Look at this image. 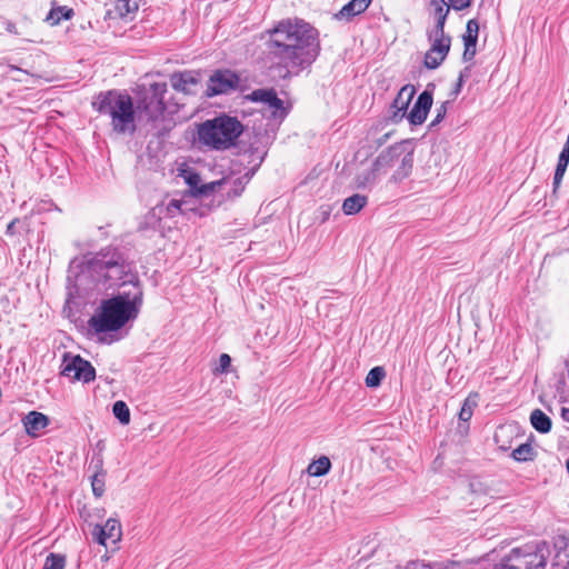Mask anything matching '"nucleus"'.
I'll list each match as a JSON object with an SVG mask.
<instances>
[{
	"instance_id": "obj_1",
	"label": "nucleus",
	"mask_w": 569,
	"mask_h": 569,
	"mask_svg": "<svg viewBox=\"0 0 569 569\" xmlns=\"http://www.w3.org/2000/svg\"><path fill=\"white\" fill-rule=\"evenodd\" d=\"M268 34V53L277 67L284 69V78L299 74L319 56L318 31L303 20H282Z\"/></svg>"
},
{
	"instance_id": "obj_2",
	"label": "nucleus",
	"mask_w": 569,
	"mask_h": 569,
	"mask_svg": "<svg viewBox=\"0 0 569 569\" xmlns=\"http://www.w3.org/2000/svg\"><path fill=\"white\" fill-rule=\"evenodd\" d=\"M78 267L74 289L79 296L102 289L132 291L133 287H142L132 262L116 247H106L96 253L84 256Z\"/></svg>"
},
{
	"instance_id": "obj_3",
	"label": "nucleus",
	"mask_w": 569,
	"mask_h": 569,
	"mask_svg": "<svg viewBox=\"0 0 569 569\" xmlns=\"http://www.w3.org/2000/svg\"><path fill=\"white\" fill-rule=\"evenodd\" d=\"M142 300V287H133L132 291L120 290L101 301L88 325L96 333L118 331L138 317Z\"/></svg>"
},
{
	"instance_id": "obj_4",
	"label": "nucleus",
	"mask_w": 569,
	"mask_h": 569,
	"mask_svg": "<svg viewBox=\"0 0 569 569\" xmlns=\"http://www.w3.org/2000/svg\"><path fill=\"white\" fill-rule=\"evenodd\" d=\"M92 108L110 118L112 131L117 134H132L136 131V111L132 98L118 90L100 92L93 98Z\"/></svg>"
},
{
	"instance_id": "obj_5",
	"label": "nucleus",
	"mask_w": 569,
	"mask_h": 569,
	"mask_svg": "<svg viewBox=\"0 0 569 569\" xmlns=\"http://www.w3.org/2000/svg\"><path fill=\"white\" fill-rule=\"evenodd\" d=\"M242 132L243 126L237 118L222 114L200 123L197 139L211 150H227L234 146Z\"/></svg>"
},
{
	"instance_id": "obj_6",
	"label": "nucleus",
	"mask_w": 569,
	"mask_h": 569,
	"mask_svg": "<svg viewBox=\"0 0 569 569\" xmlns=\"http://www.w3.org/2000/svg\"><path fill=\"white\" fill-rule=\"evenodd\" d=\"M167 92L166 82H153L144 90L142 97L137 103V110L150 122H157L163 118L166 110L164 94Z\"/></svg>"
},
{
	"instance_id": "obj_7",
	"label": "nucleus",
	"mask_w": 569,
	"mask_h": 569,
	"mask_svg": "<svg viewBox=\"0 0 569 569\" xmlns=\"http://www.w3.org/2000/svg\"><path fill=\"white\" fill-rule=\"evenodd\" d=\"M60 373L73 381L91 382L96 378L92 365L79 355L66 352L62 357Z\"/></svg>"
},
{
	"instance_id": "obj_8",
	"label": "nucleus",
	"mask_w": 569,
	"mask_h": 569,
	"mask_svg": "<svg viewBox=\"0 0 569 569\" xmlns=\"http://www.w3.org/2000/svg\"><path fill=\"white\" fill-rule=\"evenodd\" d=\"M239 82L240 79L233 71L217 70L208 80L206 94L208 97H214L218 94L229 93L238 88Z\"/></svg>"
},
{
	"instance_id": "obj_9",
	"label": "nucleus",
	"mask_w": 569,
	"mask_h": 569,
	"mask_svg": "<svg viewBox=\"0 0 569 569\" xmlns=\"http://www.w3.org/2000/svg\"><path fill=\"white\" fill-rule=\"evenodd\" d=\"M91 535L93 540L101 546L108 547L109 543L116 546L122 537L120 521L114 518H109L104 526L96 525Z\"/></svg>"
},
{
	"instance_id": "obj_10",
	"label": "nucleus",
	"mask_w": 569,
	"mask_h": 569,
	"mask_svg": "<svg viewBox=\"0 0 569 569\" xmlns=\"http://www.w3.org/2000/svg\"><path fill=\"white\" fill-rule=\"evenodd\" d=\"M248 99L253 102L264 103L273 118L282 119L287 114L283 101L278 98L276 91L272 89H257L248 96Z\"/></svg>"
},
{
	"instance_id": "obj_11",
	"label": "nucleus",
	"mask_w": 569,
	"mask_h": 569,
	"mask_svg": "<svg viewBox=\"0 0 569 569\" xmlns=\"http://www.w3.org/2000/svg\"><path fill=\"white\" fill-rule=\"evenodd\" d=\"M415 93L416 88L412 84H406L399 90L397 97L390 106L391 114L389 119L392 122L397 123L402 120Z\"/></svg>"
},
{
	"instance_id": "obj_12",
	"label": "nucleus",
	"mask_w": 569,
	"mask_h": 569,
	"mask_svg": "<svg viewBox=\"0 0 569 569\" xmlns=\"http://www.w3.org/2000/svg\"><path fill=\"white\" fill-rule=\"evenodd\" d=\"M199 77L193 71H180L173 72L170 76L171 87L183 94L193 96L197 93V87L199 86Z\"/></svg>"
},
{
	"instance_id": "obj_13",
	"label": "nucleus",
	"mask_w": 569,
	"mask_h": 569,
	"mask_svg": "<svg viewBox=\"0 0 569 569\" xmlns=\"http://www.w3.org/2000/svg\"><path fill=\"white\" fill-rule=\"evenodd\" d=\"M549 553L548 545L545 541L538 542L533 551L523 552L520 558L525 569H545L547 556Z\"/></svg>"
},
{
	"instance_id": "obj_14",
	"label": "nucleus",
	"mask_w": 569,
	"mask_h": 569,
	"mask_svg": "<svg viewBox=\"0 0 569 569\" xmlns=\"http://www.w3.org/2000/svg\"><path fill=\"white\" fill-rule=\"evenodd\" d=\"M432 106V93L425 90L418 96L412 109L408 113V120L413 126L422 124Z\"/></svg>"
},
{
	"instance_id": "obj_15",
	"label": "nucleus",
	"mask_w": 569,
	"mask_h": 569,
	"mask_svg": "<svg viewBox=\"0 0 569 569\" xmlns=\"http://www.w3.org/2000/svg\"><path fill=\"white\" fill-rule=\"evenodd\" d=\"M402 156V144H393L383 150L373 161L372 167L379 174H385Z\"/></svg>"
},
{
	"instance_id": "obj_16",
	"label": "nucleus",
	"mask_w": 569,
	"mask_h": 569,
	"mask_svg": "<svg viewBox=\"0 0 569 569\" xmlns=\"http://www.w3.org/2000/svg\"><path fill=\"white\" fill-rule=\"evenodd\" d=\"M22 425L26 433L31 438H38L42 431L49 426L50 419L42 412L30 411L22 418Z\"/></svg>"
},
{
	"instance_id": "obj_17",
	"label": "nucleus",
	"mask_w": 569,
	"mask_h": 569,
	"mask_svg": "<svg viewBox=\"0 0 569 569\" xmlns=\"http://www.w3.org/2000/svg\"><path fill=\"white\" fill-rule=\"evenodd\" d=\"M91 465H94V472L91 477L92 492L97 498L104 493L106 471L103 470L102 458L99 456L93 458Z\"/></svg>"
},
{
	"instance_id": "obj_18",
	"label": "nucleus",
	"mask_w": 569,
	"mask_h": 569,
	"mask_svg": "<svg viewBox=\"0 0 569 569\" xmlns=\"http://www.w3.org/2000/svg\"><path fill=\"white\" fill-rule=\"evenodd\" d=\"M371 1L372 0H351L341 8L337 14V18L350 20L351 18L366 11Z\"/></svg>"
},
{
	"instance_id": "obj_19",
	"label": "nucleus",
	"mask_w": 569,
	"mask_h": 569,
	"mask_svg": "<svg viewBox=\"0 0 569 569\" xmlns=\"http://www.w3.org/2000/svg\"><path fill=\"white\" fill-rule=\"evenodd\" d=\"M398 162H399V164H398L396 171L393 172V174L391 176V180L393 182H400L403 179H406L407 177H409V174L411 173L412 166H413L412 152L405 153L402 151V156L400 157Z\"/></svg>"
},
{
	"instance_id": "obj_20",
	"label": "nucleus",
	"mask_w": 569,
	"mask_h": 569,
	"mask_svg": "<svg viewBox=\"0 0 569 569\" xmlns=\"http://www.w3.org/2000/svg\"><path fill=\"white\" fill-rule=\"evenodd\" d=\"M430 38L432 39V44L429 51L448 54L450 50L451 38L445 34V28H442V31L441 29L439 30L435 28L430 34Z\"/></svg>"
},
{
	"instance_id": "obj_21",
	"label": "nucleus",
	"mask_w": 569,
	"mask_h": 569,
	"mask_svg": "<svg viewBox=\"0 0 569 569\" xmlns=\"http://www.w3.org/2000/svg\"><path fill=\"white\" fill-rule=\"evenodd\" d=\"M73 16L74 11L72 8L67 6H53L47 14L44 21L54 27L58 26L62 20H70Z\"/></svg>"
},
{
	"instance_id": "obj_22",
	"label": "nucleus",
	"mask_w": 569,
	"mask_h": 569,
	"mask_svg": "<svg viewBox=\"0 0 569 569\" xmlns=\"http://www.w3.org/2000/svg\"><path fill=\"white\" fill-rule=\"evenodd\" d=\"M368 202L367 196L363 194H352L345 199L342 203V211L347 216H352L358 213Z\"/></svg>"
},
{
	"instance_id": "obj_23",
	"label": "nucleus",
	"mask_w": 569,
	"mask_h": 569,
	"mask_svg": "<svg viewBox=\"0 0 569 569\" xmlns=\"http://www.w3.org/2000/svg\"><path fill=\"white\" fill-rule=\"evenodd\" d=\"M532 427L540 433H548L551 430V419L540 409H535L530 415Z\"/></svg>"
},
{
	"instance_id": "obj_24",
	"label": "nucleus",
	"mask_w": 569,
	"mask_h": 569,
	"mask_svg": "<svg viewBox=\"0 0 569 569\" xmlns=\"http://www.w3.org/2000/svg\"><path fill=\"white\" fill-rule=\"evenodd\" d=\"M430 6L435 10V17L437 19L435 28L442 30V28H445L450 6H448L445 0H431Z\"/></svg>"
},
{
	"instance_id": "obj_25",
	"label": "nucleus",
	"mask_w": 569,
	"mask_h": 569,
	"mask_svg": "<svg viewBox=\"0 0 569 569\" xmlns=\"http://www.w3.org/2000/svg\"><path fill=\"white\" fill-rule=\"evenodd\" d=\"M330 459L326 456H321L308 466V473L313 477H321L327 475L330 471Z\"/></svg>"
},
{
	"instance_id": "obj_26",
	"label": "nucleus",
	"mask_w": 569,
	"mask_h": 569,
	"mask_svg": "<svg viewBox=\"0 0 569 569\" xmlns=\"http://www.w3.org/2000/svg\"><path fill=\"white\" fill-rule=\"evenodd\" d=\"M477 405H478V393L469 395L465 399L463 405L460 409L459 419L465 422L469 421L472 417L473 409L477 407Z\"/></svg>"
},
{
	"instance_id": "obj_27",
	"label": "nucleus",
	"mask_w": 569,
	"mask_h": 569,
	"mask_svg": "<svg viewBox=\"0 0 569 569\" xmlns=\"http://www.w3.org/2000/svg\"><path fill=\"white\" fill-rule=\"evenodd\" d=\"M511 456L520 462L530 461L535 458V450L530 443H522L512 451Z\"/></svg>"
},
{
	"instance_id": "obj_28",
	"label": "nucleus",
	"mask_w": 569,
	"mask_h": 569,
	"mask_svg": "<svg viewBox=\"0 0 569 569\" xmlns=\"http://www.w3.org/2000/svg\"><path fill=\"white\" fill-rule=\"evenodd\" d=\"M379 176L380 174L377 171H375V168L371 167V169L358 174L356 179L357 187L362 189L372 187Z\"/></svg>"
},
{
	"instance_id": "obj_29",
	"label": "nucleus",
	"mask_w": 569,
	"mask_h": 569,
	"mask_svg": "<svg viewBox=\"0 0 569 569\" xmlns=\"http://www.w3.org/2000/svg\"><path fill=\"white\" fill-rule=\"evenodd\" d=\"M112 412L121 425H128L130 422V410L124 401H116L112 406Z\"/></svg>"
},
{
	"instance_id": "obj_30",
	"label": "nucleus",
	"mask_w": 569,
	"mask_h": 569,
	"mask_svg": "<svg viewBox=\"0 0 569 569\" xmlns=\"http://www.w3.org/2000/svg\"><path fill=\"white\" fill-rule=\"evenodd\" d=\"M520 555L521 549H512L510 555L506 559H503L501 563L502 569H525Z\"/></svg>"
},
{
	"instance_id": "obj_31",
	"label": "nucleus",
	"mask_w": 569,
	"mask_h": 569,
	"mask_svg": "<svg viewBox=\"0 0 569 569\" xmlns=\"http://www.w3.org/2000/svg\"><path fill=\"white\" fill-rule=\"evenodd\" d=\"M386 377V371L382 367L372 368L366 377V386L369 388L379 387Z\"/></svg>"
},
{
	"instance_id": "obj_32",
	"label": "nucleus",
	"mask_w": 569,
	"mask_h": 569,
	"mask_svg": "<svg viewBox=\"0 0 569 569\" xmlns=\"http://www.w3.org/2000/svg\"><path fill=\"white\" fill-rule=\"evenodd\" d=\"M66 557L60 553H49L42 569H64Z\"/></svg>"
},
{
	"instance_id": "obj_33",
	"label": "nucleus",
	"mask_w": 569,
	"mask_h": 569,
	"mask_svg": "<svg viewBox=\"0 0 569 569\" xmlns=\"http://www.w3.org/2000/svg\"><path fill=\"white\" fill-rule=\"evenodd\" d=\"M447 54L427 51L425 54L423 64L428 69H437L446 59Z\"/></svg>"
},
{
	"instance_id": "obj_34",
	"label": "nucleus",
	"mask_w": 569,
	"mask_h": 569,
	"mask_svg": "<svg viewBox=\"0 0 569 569\" xmlns=\"http://www.w3.org/2000/svg\"><path fill=\"white\" fill-rule=\"evenodd\" d=\"M479 33V23L476 19H470L467 22L466 32L462 37L463 42L477 43Z\"/></svg>"
},
{
	"instance_id": "obj_35",
	"label": "nucleus",
	"mask_w": 569,
	"mask_h": 569,
	"mask_svg": "<svg viewBox=\"0 0 569 569\" xmlns=\"http://www.w3.org/2000/svg\"><path fill=\"white\" fill-rule=\"evenodd\" d=\"M249 180H250V176L248 173H246L242 177L233 179L232 186L228 191V197L240 196Z\"/></svg>"
},
{
	"instance_id": "obj_36",
	"label": "nucleus",
	"mask_w": 569,
	"mask_h": 569,
	"mask_svg": "<svg viewBox=\"0 0 569 569\" xmlns=\"http://www.w3.org/2000/svg\"><path fill=\"white\" fill-rule=\"evenodd\" d=\"M568 163H569V147L562 148V150L559 154V158H558V163H557L555 172H558L559 176L565 174Z\"/></svg>"
},
{
	"instance_id": "obj_37",
	"label": "nucleus",
	"mask_w": 569,
	"mask_h": 569,
	"mask_svg": "<svg viewBox=\"0 0 569 569\" xmlns=\"http://www.w3.org/2000/svg\"><path fill=\"white\" fill-rule=\"evenodd\" d=\"M231 365V358L227 353H221L219 357V363L214 369L216 373H224Z\"/></svg>"
},
{
	"instance_id": "obj_38",
	"label": "nucleus",
	"mask_w": 569,
	"mask_h": 569,
	"mask_svg": "<svg viewBox=\"0 0 569 569\" xmlns=\"http://www.w3.org/2000/svg\"><path fill=\"white\" fill-rule=\"evenodd\" d=\"M463 46H465V50H463V53H462V60L465 62L467 61H471L475 56H476V46L477 43H473V42H463Z\"/></svg>"
},
{
	"instance_id": "obj_39",
	"label": "nucleus",
	"mask_w": 569,
	"mask_h": 569,
	"mask_svg": "<svg viewBox=\"0 0 569 569\" xmlns=\"http://www.w3.org/2000/svg\"><path fill=\"white\" fill-rule=\"evenodd\" d=\"M447 104L448 102H443L439 108H437V114L435 119L430 122V128L436 127L438 123H440L447 113Z\"/></svg>"
},
{
	"instance_id": "obj_40",
	"label": "nucleus",
	"mask_w": 569,
	"mask_h": 569,
	"mask_svg": "<svg viewBox=\"0 0 569 569\" xmlns=\"http://www.w3.org/2000/svg\"><path fill=\"white\" fill-rule=\"evenodd\" d=\"M449 2L450 7L457 11L463 10L471 4V0H449Z\"/></svg>"
},
{
	"instance_id": "obj_41",
	"label": "nucleus",
	"mask_w": 569,
	"mask_h": 569,
	"mask_svg": "<svg viewBox=\"0 0 569 569\" xmlns=\"http://www.w3.org/2000/svg\"><path fill=\"white\" fill-rule=\"evenodd\" d=\"M224 182V180H219L204 184L199 189V193L207 194L209 191H213L217 187H220Z\"/></svg>"
},
{
	"instance_id": "obj_42",
	"label": "nucleus",
	"mask_w": 569,
	"mask_h": 569,
	"mask_svg": "<svg viewBox=\"0 0 569 569\" xmlns=\"http://www.w3.org/2000/svg\"><path fill=\"white\" fill-rule=\"evenodd\" d=\"M181 201L172 199L167 206V211L169 214L173 216L176 212L181 210Z\"/></svg>"
},
{
	"instance_id": "obj_43",
	"label": "nucleus",
	"mask_w": 569,
	"mask_h": 569,
	"mask_svg": "<svg viewBox=\"0 0 569 569\" xmlns=\"http://www.w3.org/2000/svg\"><path fill=\"white\" fill-rule=\"evenodd\" d=\"M463 82H465V80H462V78H458L457 83H456V86H455V88H453V90L451 92V94L453 97H457L460 93V91L462 89V86H463Z\"/></svg>"
},
{
	"instance_id": "obj_44",
	"label": "nucleus",
	"mask_w": 569,
	"mask_h": 569,
	"mask_svg": "<svg viewBox=\"0 0 569 569\" xmlns=\"http://www.w3.org/2000/svg\"><path fill=\"white\" fill-rule=\"evenodd\" d=\"M565 174H558V172H555V176H553V181H552V184H553V191L556 192V190L559 188L560 183H561V180L563 178Z\"/></svg>"
},
{
	"instance_id": "obj_45",
	"label": "nucleus",
	"mask_w": 569,
	"mask_h": 569,
	"mask_svg": "<svg viewBox=\"0 0 569 569\" xmlns=\"http://www.w3.org/2000/svg\"><path fill=\"white\" fill-rule=\"evenodd\" d=\"M391 136V132H388V133H385L382 137H380L378 140H377V144L380 147L382 144H385L388 139L390 138Z\"/></svg>"
},
{
	"instance_id": "obj_46",
	"label": "nucleus",
	"mask_w": 569,
	"mask_h": 569,
	"mask_svg": "<svg viewBox=\"0 0 569 569\" xmlns=\"http://www.w3.org/2000/svg\"><path fill=\"white\" fill-rule=\"evenodd\" d=\"M470 72H471V68L466 67L463 70L460 71V74L458 78H462V80H465L466 78H468L470 76Z\"/></svg>"
},
{
	"instance_id": "obj_47",
	"label": "nucleus",
	"mask_w": 569,
	"mask_h": 569,
	"mask_svg": "<svg viewBox=\"0 0 569 569\" xmlns=\"http://www.w3.org/2000/svg\"><path fill=\"white\" fill-rule=\"evenodd\" d=\"M188 183L192 187H196L197 182L199 181V176L197 174H191L189 176V178L187 179Z\"/></svg>"
},
{
	"instance_id": "obj_48",
	"label": "nucleus",
	"mask_w": 569,
	"mask_h": 569,
	"mask_svg": "<svg viewBox=\"0 0 569 569\" xmlns=\"http://www.w3.org/2000/svg\"><path fill=\"white\" fill-rule=\"evenodd\" d=\"M561 418L569 422V408H562L561 409Z\"/></svg>"
},
{
	"instance_id": "obj_49",
	"label": "nucleus",
	"mask_w": 569,
	"mask_h": 569,
	"mask_svg": "<svg viewBox=\"0 0 569 569\" xmlns=\"http://www.w3.org/2000/svg\"><path fill=\"white\" fill-rule=\"evenodd\" d=\"M6 29L11 33H17L16 26L12 22H8Z\"/></svg>"
},
{
	"instance_id": "obj_50",
	"label": "nucleus",
	"mask_w": 569,
	"mask_h": 569,
	"mask_svg": "<svg viewBox=\"0 0 569 569\" xmlns=\"http://www.w3.org/2000/svg\"><path fill=\"white\" fill-rule=\"evenodd\" d=\"M9 69L12 70V71H18V72L23 73V74H28L27 71H24V70H22V69H20L18 67L11 66V64L9 66Z\"/></svg>"
},
{
	"instance_id": "obj_51",
	"label": "nucleus",
	"mask_w": 569,
	"mask_h": 569,
	"mask_svg": "<svg viewBox=\"0 0 569 569\" xmlns=\"http://www.w3.org/2000/svg\"><path fill=\"white\" fill-rule=\"evenodd\" d=\"M566 467H567V470H568V473H569V459L566 462Z\"/></svg>"
}]
</instances>
